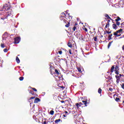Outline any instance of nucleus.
<instances>
[{
    "label": "nucleus",
    "mask_w": 124,
    "mask_h": 124,
    "mask_svg": "<svg viewBox=\"0 0 124 124\" xmlns=\"http://www.w3.org/2000/svg\"><path fill=\"white\" fill-rule=\"evenodd\" d=\"M1 15H3L4 17H1V20L5 21L4 23L7 22V16L12 15V11L11 10V6H8L7 4L3 5Z\"/></svg>",
    "instance_id": "f257e3e1"
},
{
    "label": "nucleus",
    "mask_w": 124,
    "mask_h": 124,
    "mask_svg": "<svg viewBox=\"0 0 124 124\" xmlns=\"http://www.w3.org/2000/svg\"><path fill=\"white\" fill-rule=\"evenodd\" d=\"M20 40H21V38H20L19 37H16L15 38V42H14L15 44H18V43L20 42Z\"/></svg>",
    "instance_id": "f03ea898"
},
{
    "label": "nucleus",
    "mask_w": 124,
    "mask_h": 124,
    "mask_svg": "<svg viewBox=\"0 0 124 124\" xmlns=\"http://www.w3.org/2000/svg\"><path fill=\"white\" fill-rule=\"evenodd\" d=\"M82 105H83V103H82L81 102H80L79 103H77L76 104V106H77V108H79V107L82 106Z\"/></svg>",
    "instance_id": "7ed1b4c3"
},
{
    "label": "nucleus",
    "mask_w": 124,
    "mask_h": 124,
    "mask_svg": "<svg viewBox=\"0 0 124 124\" xmlns=\"http://www.w3.org/2000/svg\"><path fill=\"white\" fill-rule=\"evenodd\" d=\"M40 101V99L38 97L36 98L34 101V103H38Z\"/></svg>",
    "instance_id": "20e7f679"
},
{
    "label": "nucleus",
    "mask_w": 124,
    "mask_h": 124,
    "mask_svg": "<svg viewBox=\"0 0 124 124\" xmlns=\"http://www.w3.org/2000/svg\"><path fill=\"white\" fill-rule=\"evenodd\" d=\"M114 68H115L114 71H119V70H120V68L118 65H116Z\"/></svg>",
    "instance_id": "39448f33"
},
{
    "label": "nucleus",
    "mask_w": 124,
    "mask_h": 124,
    "mask_svg": "<svg viewBox=\"0 0 124 124\" xmlns=\"http://www.w3.org/2000/svg\"><path fill=\"white\" fill-rule=\"evenodd\" d=\"M115 69V66H112L110 69V72L111 73H113V72H114V70Z\"/></svg>",
    "instance_id": "423d86ee"
},
{
    "label": "nucleus",
    "mask_w": 124,
    "mask_h": 124,
    "mask_svg": "<svg viewBox=\"0 0 124 124\" xmlns=\"http://www.w3.org/2000/svg\"><path fill=\"white\" fill-rule=\"evenodd\" d=\"M105 17L107 18V19H109L110 20H113L112 19V18H111V17H110V16H109V15H107V14H106L105 15Z\"/></svg>",
    "instance_id": "0eeeda50"
},
{
    "label": "nucleus",
    "mask_w": 124,
    "mask_h": 124,
    "mask_svg": "<svg viewBox=\"0 0 124 124\" xmlns=\"http://www.w3.org/2000/svg\"><path fill=\"white\" fill-rule=\"evenodd\" d=\"M16 62L17 63H20V59H19L18 57H16Z\"/></svg>",
    "instance_id": "6e6552de"
},
{
    "label": "nucleus",
    "mask_w": 124,
    "mask_h": 124,
    "mask_svg": "<svg viewBox=\"0 0 124 124\" xmlns=\"http://www.w3.org/2000/svg\"><path fill=\"white\" fill-rule=\"evenodd\" d=\"M65 14L64 13H62V14H61V17L62 18H65Z\"/></svg>",
    "instance_id": "1a4fd4ad"
},
{
    "label": "nucleus",
    "mask_w": 124,
    "mask_h": 124,
    "mask_svg": "<svg viewBox=\"0 0 124 124\" xmlns=\"http://www.w3.org/2000/svg\"><path fill=\"white\" fill-rule=\"evenodd\" d=\"M112 28L113 29H114V30H117V25L115 24L112 25Z\"/></svg>",
    "instance_id": "9d476101"
},
{
    "label": "nucleus",
    "mask_w": 124,
    "mask_h": 124,
    "mask_svg": "<svg viewBox=\"0 0 124 124\" xmlns=\"http://www.w3.org/2000/svg\"><path fill=\"white\" fill-rule=\"evenodd\" d=\"M82 103L83 104H84V105H85V106H87V103H88V101L83 100Z\"/></svg>",
    "instance_id": "9b49d317"
},
{
    "label": "nucleus",
    "mask_w": 124,
    "mask_h": 124,
    "mask_svg": "<svg viewBox=\"0 0 124 124\" xmlns=\"http://www.w3.org/2000/svg\"><path fill=\"white\" fill-rule=\"evenodd\" d=\"M112 42H110L108 43V48L109 49V48H110V47L111 46V45H112Z\"/></svg>",
    "instance_id": "f8f14e48"
},
{
    "label": "nucleus",
    "mask_w": 124,
    "mask_h": 124,
    "mask_svg": "<svg viewBox=\"0 0 124 124\" xmlns=\"http://www.w3.org/2000/svg\"><path fill=\"white\" fill-rule=\"evenodd\" d=\"M116 31H117V32H118V33H121V32H122L123 31V29H121Z\"/></svg>",
    "instance_id": "ddd939ff"
},
{
    "label": "nucleus",
    "mask_w": 124,
    "mask_h": 124,
    "mask_svg": "<svg viewBox=\"0 0 124 124\" xmlns=\"http://www.w3.org/2000/svg\"><path fill=\"white\" fill-rule=\"evenodd\" d=\"M61 119H57L55 121V124H58V123H60Z\"/></svg>",
    "instance_id": "4468645a"
},
{
    "label": "nucleus",
    "mask_w": 124,
    "mask_h": 124,
    "mask_svg": "<svg viewBox=\"0 0 124 124\" xmlns=\"http://www.w3.org/2000/svg\"><path fill=\"white\" fill-rule=\"evenodd\" d=\"M68 47H70V48H72V45L71 44V43H69L68 44Z\"/></svg>",
    "instance_id": "2eb2a0df"
},
{
    "label": "nucleus",
    "mask_w": 124,
    "mask_h": 124,
    "mask_svg": "<svg viewBox=\"0 0 124 124\" xmlns=\"http://www.w3.org/2000/svg\"><path fill=\"white\" fill-rule=\"evenodd\" d=\"M121 20V18H120V17H118L117 18H116L115 19L116 22H119V21H120Z\"/></svg>",
    "instance_id": "dca6fc26"
},
{
    "label": "nucleus",
    "mask_w": 124,
    "mask_h": 124,
    "mask_svg": "<svg viewBox=\"0 0 124 124\" xmlns=\"http://www.w3.org/2000/svg\"><path fill=\"white\" fill-rule=\"evenodd\" d=\"M113 36V34H109L108 35V39L110 40V39H111V38L112 37V36Z\"/></svg>",
    "instance_id": "f3484780"
},
{
    "label": "nucleus",
    "mask_w": 124,
    "mask_h": 124,
    "mask_svg": "<svg viewBox=\"0 0 124 124\" xmlns=\"http://www.w3.org/2000/svg\"><path fill=\"white\" fill-rule=\"evenodd\" d=\"M109 22H108V24H107L106 25L105 28H109Z\"/></svg>",
    "instance_id": "a211bd4d"
},
{
    "label": "nucleus",
    "mask_w": 124,
    "mask_h": 124,
    "mask_svg": "<svg viewBox=\"0 0 124 124\" xmlns=\"http://www.w3.org/2000/svg\"><path fill=\"white\" fill-rule=\"evenodd\" d=\"M3 51H4L5 53H6V52H8V49H7V48H4V49H3Z\"/></svg>",
    "instance_id": "6ab92c4d"
},
{
    "label": "nucleus",
    "mask_w": 124,
    "mask_h": 124,
    "mask_svg": "<svg viewBox=\"0 0 124 124\" xmlns=\"http://www.w3.org/2000/svg\"><path fill=\"white\" fill-rule=\"evenodd\" d=\"M115 78L117 79H121V78L120 77V76L116 75L115 76Z\"/></svg>",
    "instance_id": "aec40b11"
},
{
    "label": "nucleus",
    "mask_w": 124,
    "mask_h": 124,
    "mask_svg": "<svg viewBox=\"0 0 124 124\" xmlns=\"http://www.w3.org/2000/svg\"><path fill=\"white\" fill-rule=\"evenodd\" d=\"M55 73H56V74H58V75L60 74V73L59 72V71H58V70L55 69Z\"/></svg>",
    "instance_id": "412c9836"
},
{
    "label": "nucleus",
    "mask_w": 124,
    "mask_h": 124,
    "mask_svg": "<svg viewBox=\"0 0 124 124\" xmlns=\"http://www.w3.org/2000/svg\"><path fill=\"white\" fill-rule=\"evenodd\" d=\"M20 81H23L24 80V77H21L19 78Z\"/></svg>",
    "instance_id": "4be33fe9"
},
{
    "label": "nucleus",
    "mask_w": 124,
    "mask_h": 124,
    "mask_svg": "<svg viewBox=\"0 0 124 124\" xmlns=\"http://www.w3.org/2000/svg\"><path fill=\"white\" fill-rule=\"evenodd\" d=\"M102 91V90L100 88H99L98 91V93H101Z\"/></svg>",
    "instance_id": "5701e85b"
},
{
    "label": "nucleus",
    "mask_w": 124,
    "mask_h": 124,
    "mask_svg": "<svg viewBox=\"0 0 124 124\" xmlns=\"http://www.w3.org/2000/svg\"><path fill=\"white\" fill-rule=\"evenodd\" d=\"M28 91H29L30 93H31V94H33V91H32L31 90H29Z\"/></svg>",
    "instance_id": "b1692460"
},
{
    "label": "nucleus",
    "mask_w": 124,
    "mask_h": 124,
    "mask_svg": "<svg viewBox=\"0 0 124 124\" xmlns=\"http://www.w3.org/2000/svg\"><path fill=\"white\" fill-rule=\"evenodd\" d=\"M121 80V79H116V83L117 84H119V83H120V80Z\"/></svg>",
    "instance_id": "393cba45"
},
{
    "label": "nucleus",
    "mask_w": 124,
    "mask_h": 124,
    "mask_svg": "<svg viewBox=\"0 0 124 124\" xmlns=\"http://www.w3.org/2000/svg\"><path fill=\"white\" fill-rule=\"evenodd\" d=\"M50 115H54V110H51L50 111Z\"/></svg>",
    "instance_id": "a878e982"
},
{
    "label": "nucleus",
    "mask_w": 124,
    "mask_h": 124,
    "mask_svg": "<svg viewBox=\"0 0 124 124\" xmlns=\"http://www.w3.org/2000/svg\"><path fill=\"white\" fill-rule=\"evenodd\" d=\"M118 32H117V31L116 32H115L114 33H113V35H115V36H117L118 35Z\"/></svg>",
    "instance_id": "bb28decb"
},
{
    "label": "nucleus",
    "mask_w": 124,
    "mask_h": 124,
    "mask_svg": "<svg viewBox=\"0 0 124 124\" xmlns=\"http://www.w3.org/2000/svg\"><path fill=\"white\" fill-rule=\"evenodd\" d=\"M115 72V74H117V75H119V71H114Z\"/></svg>",
    "instance_id": "cd10ccee"
},
{
    "label": "nucleus",
    "mask_w": 124,
    "mask_h": 124,
    "mask_svg": "<svg viewBox=\"0 0 124 124\" xmlns=\"http://www.w3.org/2000/svg\"><path fill=\"white\" fill-rule=\"evenodd\" d=\"M31 89H32V90H33V91H34V92H37V90H36V89H35L34 88H31Z\"/></svg>",
    "instance_id": "c85d7f7f"
},
{
    "label": "nucleus",
    "mask_w": 124,
    "mask_h": 124,
    "mask_svg": "<svg viewBox=\"0 0 124 124\" xmlns=\"http://www.w3.org/2000/svg\"><path fill=\"white\" fill-rule=\"evenodd\" d=\"M78 70L79 72H82V71L81 70V68H78Z\"/></svg>",
    "instance_id": "c756f323"
},
{
    "label": "nucleus",
    "mask_w": 124,
    "mask_h": 124,
    "mask_svg": "<svg viewBox=\"0 0 124 124\" xmlns=\"http://www.w3.org/2000/svg\"><path fill=\"white\" fill-rule=\"evenodd\" d=\"M120 22H119V21H116V25H117V26H120Z\"/></svg>",
    "instance_id": "7c9ffc66"
},
{
    "label": "nucleus",
    "mask_w": 124,
    "mask_h": 124,
    "mask_svg": "<svg viewBox=\"0 0 124 124\" xmlns=\"http://www.w3.org/2000/svg\"><path fill=\"white\" fill-rule=\"evenodd\" d=\"M73 29L74 31H76V26H74Z\"/></svg>",
    "instance_id": "2f4dec72"
},
{
    "label": "nucleus",
    "mask_w": 124,
    "mask_h": 124,
    "mask_svg": "<svg viewBox=\"0 0 124 124\" xmlns=\"http://www.w3.org/2000/svg\"><path fill=\"white\" fill-rule=\"evenodd\" d=\"M115 100L116 101H119V100H120V98L116 97Z\"/></svg>",
    "instance_id": "473e14b6"
},
{
    "label": "nucleus",
    "mask_w": 124,
    "mask_h": 124,
    "mask_svg": "<svg viewBox=\"0 0 124 124\" xmlns=\"http://www.w3.org/2000/svg\"><path fill=\"white\" fill-rule=\"evenodd\" d=\"M65 27H66V28H68V27H69V23H68V24H66L65 25Z\"/></svg>",
    "instance_id": "72a5a7b5"
},
{
    "label": "nucleus",
    "mask_w": 124,
    "mask_h": 124,
    "mask_svg": "<svg viewBox=\"0 0 124 124\" xmlns=\"http://www.w3.org/2000/svg\"><path fill=\"white\" fill-rule=\"evenodd\" d=\"M69 53L70 55H72V53L71 52V49H69Z\"/></svg>",
    "instance_id": "f704fd0d"
},
{
    "label": "nucleus",
    "mask_w": 124,
    "mask_h": 124,
    "mask_svg": "<svg viewBox=\"0 0 124 124\" xmlns=\"http://www.w3.org/2000/svg\"><path fill=\"white\" fill-rule=\"evenodd\" d=\"M59 53L60 54V55H62V51H59Z\"/></svg>",
    "instance_id": "c9c22d12"
},
{
    "label": "nucleus",
    "mask_w": 124,
    "mask_h": 124,
    "mask_svg": "<svg viewBox=\"0 0 124 124\" xmlns=\"http://www.w3.org/2000/svg\"><path fill=\"white\" fill-rule=\"evenodd\" d=\"M1 48H3V47H4V45L1 44Z\"/></svg>",
    "instance_id": "e433bc0d"
},
{
    "label": "nucleus",
    "mask_w": 124,
    "mask_h": 124,
    "mask_svg": "<svg viewBox=\"0 0 124 124\" xmlns=\"http://www.w3.org/2000/svg\"><path fill=\"white\" fill-rule=\"evenodd\" d=\"M122 89H123V90H124V83H123V84L122 85Z\"/></svg>",
    "instance_id": "4c0bfd02"
},
{
    "label": "nucleus",
    "mask_w": 124,
    "mask_h": 124,
    "mask_svg": "<svg viewBox=\"0 0 124 124\" xmlns=\"http://www.w3.org/2000/svg\"><path fill=\"white\" fill-rule=\"evenodd\" d=\"M94 41H97V38H96V37H94Z\"/></svg>",
    "instance_id": "58836bf2"
},
{
    "label": "nucleus",
    "mask_w": 124,
    "mask_h": 124,
    "mask_svg": "<svg viewBox=\"0 0 124 124\" xmlns=\"http://www.w3.org/2000/svg\"><path fill=\"white\" fill-rule=\"evenodd\" d=\"M34 98H35V96H34V97H31L30 98V99H34Z\"/></svg>",
    "instance_id": "ea45409f"
},
{
    "label": "nucleus",
    "mask_w": 124,
    "mask_h": 124,
    "mask_svg": "<svg viewBox=\"0 0 124 124\" xmlns=\"http://www.w3.org/2000/svg\"><path fill=\"white\" fill-rule=\"evenodd\" d=\"M66 14H68V16H69L70 15V14H68V10H67L66 11Z\"/></svg>",
    "instance_id": "a19ab883"
},
{
    "label": "nucleus",
    "mask_w": 124,
    "mask_h": 124,
    "mask_svg": "<svg viewBox=\"0 0 124 124\" xmlns=\"http://www.w3.org/2000/svg\"><path fill=\"white\" fill-rule=\"evenodd\" d=\"M109 91H110V92H112V91H113V89L109 88Z\"/></svg>",
    "instance_id": "79ce46f5"
},
{
    "label": "nucleus",
    "mask_w": 124,
    "mask_h": 124,
    "mask_svg": "<svg viewBox=\"0 0 124 124\" xmlns=\"http://www.w3.org/2000/svg\"><path fill=\"white\" fill-rule=\"evenodd\" d=\"M121 34H118L116 36H117V37H119V36H121Z\"/></svg>",
    "instance_id": "37998d69"
},
{
    "label": "nucleus",
    "mask_w": 124,
    "mask_h": 124,
    "mask_svg": "<svg viewBox=\"0 0 124 124\" xmlns=\"http://www.w3.org/2000/svg\"><path fill=\"white\" fill-rule=\"evenodd\" d=\"M107 33L110 34V33H111V31H107Z\"/></svg>",
    "instance_id": "c03bdc74"
},
{
    "label": "nucleus",
    "mask_w": 124,
    "mask_h": 124,
    "mask_svg": "<svg viewBox=\"0 0 124 124\" xmlns=\"http://www.w3.org/2000/svg\"><path fill=\"white\" fill-rule=\"evenodd\" d=\"M47 124V122H46V121H44L43 124Z\"/></svg>",
    "instance_id": "a18cd8bd"
},
{
    "label": "nucleus",
    "mask_w": 124,
    "mask_h": 124,
    "mask_svg": "<svg viewBox=\"0 0 124 124\" xmlns=\"http://www.w3.org/2000/svg\"><path fill=\"white\" fill-rule=\"evenodd\" d=\"M69 18H71V19H72V16H70L69 15Z\"/></svg>",
    "instance_id": "49530a36"
},
{
    "label": "nucleus",
    "mask_w": 124,
    "mask_h": 124,
    "mask_svg": "<svg viewBox=\"0 0 124 124\" xmlns=\"http://www.w3.org/2000/svg\"><path fill=\"white\" fill-rule=\"evenodd\" d=\"M122 49H123V50L124 51V45L123 46H122Z\"/></svg>",
    "instance_id": "de8ad7c7"
},
{
    "label": "nucleus",
    "mask_w": 124,
    "mask_h": 124,
    "mask_svg": "<svg viewBox=\"0 0 124 124\" xmlns=\"http://www.w3.org/2000/svg\"><path fill=\"white\" fill-rule=\"evenodd\" d=\"M122 76H123V75H122V74H119V77L121 78V77H122Z\"/></svg>",
    "instance_id": "09e8293b"
},
{
    "label": "nucleus",
    "mask_w": 124,
    "mask_h": 124,
    "mask_svg": "<svg viewBox=\"0 0 124 124\" xmlns=\"http://www.w3.org/2000/svg\"><path fill=\"white\" fill-rule=\"evenodd\" d=\"M65 114H68V112H67V111H65Z\"/></svg>",
    "instance_id": "8fccbe9b"
},
{
    "label": "nucleus",
    "mask_w": 124,
    "mask_h": 124,
    "mask_svg": "<svg viewBox=\"0 0 124 124\" xmlns=\"http://www.w3.org/2000/svg\"><path fill=\"white\" fill-rule=\"evenodd\" d=\"M66 116H67V115H64V114L63 115V116L64 117V118H65V117H66Z\"/></svg>",
    "instance_id": "3c124183"
},
{
    "label": "nucleus",
    "mask_w": 124,
    "mask_h": 124,
    "mask_svg": "<svg viewBox=\"0 0 124 124\" xmlns=\"http://www.w3.org/2000/svg\"><path fill=\"white\" fill-rule=\"evenodd\" d=\"M61 88L62 89H64V87H63V86H61Z\"/></svg>",
    "instance_id": "603ef678"
},
{
    "label": "nucleus",
    "mask_w": 124,
    "mask_h": 124,
    "mask_svg": "<svg viewBox=\"0 0 124 124\" xmlns=\"http://www.w3.org/2000/svg\"><path fill=\"white\" fill-rule=\"evenodd\" d=\"M78 24H77V23H75V26H77Z\"/></svg>",
    "instance_id": "864d4df0"
},
{
    "label": "nucleus",
    "mask_w": 124,
    "mask_h": 124,
    "mask_svg": "<svg viewBox=\"0 0 124 124\" xmlns=\"http://www.w3.org/2000/svg\"><path fill=\"white\" fill-rule=\"evenodd\" d=\"M109 22H110V20H108V23H109Z\"/></svg>",
    "instance_id": "5fc2aeb1"
},
{
    "label": "nucleus",
    "mask_w": 124,
    "mask_h": 124,
    "mask_svg": "<svg viewBox=\"0 0 124 124\" xmlns=\"http://www.w3.org/2000/svg\"><path fill=\"white\" fill-rule=\"evenodd\" d=\"M61 102H62V103H63L64 102V101H62Z\"/></svg>",
    "instance_id": "6e6d98bb"
},
{
    "label": "nucleus",
    "mask_w": 124,
    "mask_h": 124,
    "mask_svg": "<svg viewBox=\"0 0 124 124\" xmlns=\"http://www.w3.org/2000/svg\"><path fill=\"white\" fill-rule=\"evenodd\" d=\"M85 31H88V30L87 29H85Z\"/></svg>",
    "instance_id": "4d7b16f0"
},
{
    "label": "nucleus",
    "mask_w": 124,
    "mask_h": 124,
    "mask_svg": "<svg viewBox=\"0 0 124 124\" xmlns=\"http://www.w3.org/2000/svg\"><path fill=\"white\" fill-rule=\"evenodd\" d=\"M123 25H124V23L121 24V26H123Z\"/></svg>",
    "instance_id": "13d9d810"
},
{
    "label": "nucleus",
    "mask_w": 124,
    "mask_h": 124,
    "mask_svg": "<svg viewBox=\"0 0 124 124\" xmlns=\"http://www.w3.org/2000/svg\"><path fill=\"white\" fill-rule=\"evenodd\" d=\"M44 93V94H45V93Z\"/></svg>",
    "instance_id": "bf43d9fd"
},
{
    "label": "nucleus",
    "mask_w": 124,
    "mask_h": 124,
    "mask_svg": "<svg viewBox=\"0 0 124 124\" xmlns=\"http://www.w3.org/2000/svg\"><path fill=\"white\" fill-rule=\"evenodd\" d=\"M123 103H124V101H123Z\"/></svg>",
    "instance_id": "052dcab7"
},
{
    "label": "nucleus",
    "mask_w": 124,
    "mask_h": 124,
    "mask_svg": "<svg viewBox=\"0 0 124 124\" xmlns=\"http://www.w3.org/2000/svg\"><path fill=\"white\" fill-rule=\"evenodd\" d=\"M79 19V18H77V20H79V19Z\"/></svg>",
    "instance_id": "680f3d73"
},
{
    "label": "nucleus",
    "mask_w": 124,
    "mask_h": 124,
    "mask_svg": "<svg viewBox=\"0 0 124 124\" xmlns=\"http://www.w3.org/2000/svg\"><path fill=\"white\" fill-rule=\"evenodd\" d=\"M79 19V18H77V20H79V19Z\"/></svg>",
    "instance_id": "e2e57ef3"
}]
</instances>
